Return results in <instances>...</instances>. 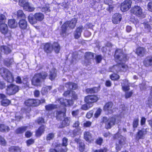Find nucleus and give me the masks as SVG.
I'll return each mask as SVG.
<instances>
[{"mask_svg": "<svg viewBox=\"0 0 152 152\" xmlns=\"http://www.w3.org/2000/svg\"><path fill=\"white\" fill-rule=\"evenodd\" d=\"M52 88L51 86H47L45 87H43L42 88L41 93L42 94H45L50 91Z\"/></svg>", "mask_w": 152, "mask_h": 152, "instance_id": "nucleus-43", "label": "nucleus"}, {"mask_svg": "<svg viewBox=\"0 0 152 152\" xmlns=\"http://www.w3.org/2000/svg\"><path fill=\"white\" fill-rule=\"evenodd\" d=\"M148 128L145 127L141 130H138V132L136 135V139L138 140L144 138L145 135L148 132Z\"/></svg>", "mask_w": 152, "mask_h": 152, "instance_id": "nucleus-10", "label": "nucleus"}, {"mask_svg": "<svg viewBox=\"0 0 152 152\" xmlns=\"http://www.w3.org/2000/svg\"><path fill=\"white\" fill-rule=\"evenodd\" d=\"M28 19L29 23L33 24L37 23V21L34 17H33L31 15H29L28 17Z\"/></svg>", "mask_w": 152, "mask_h": 152, "instance_id": "nucleus-41", "label": "nucleus"}, {"mask_svg": "<svg viewBox=\"0 0 152 152\" xmlns=\"http://www.w3.org/2000/svg\"><path fill=\"white\" fill-rule=\"evenodd\" d=\"M115 58L116 62L118 63L123 62L128 60L127 56L124 54L122 50L121 49H117L115 53Z\"/></svg>", "mask_w": 152, "mask_h": 152, "instance_id": "nucleus-2", "label": "nucleus"}, {"mask_svg": "<svg viewBox=\"0 0 152 152\" xmlns=\"http://www.w3.org/2000/svg\"><path fill=\"white\" fill-rule=\"evenodd\" d=\"M85 57L86 60H89L91 59H93L94 57V55L91 52L86 53L85 55Z\"/></svg>", "mask_w": 152, "mask_h": 152, "instance_id": "nucleus-38", "label": "nucleus"}, {"mask_svg": "<svg viewBox=\"0 0 152 152\" xmlns=\"http://www.w3.org/2000/svg\"><path fill=\"white\" fill-rule=\"evenodd\" d=\"M6 17L5 15L3 14L0 15V25L5 24V23Z\"/></svg>", "mask_w": 152, "mask_h": 152, "instance_id": "nucleus-52", "label": "nucleus"}, {"mask_svg": "<svg viewBox=\"0 0 152 152\" xmlns=\"http://www.w3.org/2000/svg\"><path fill=\"white\" fill-rule=\"evenodd\" d=\"M3 52L5 54H8L11 52V50L7 47L5 46H2L0 47V59L1 58V52Z\"/></svg>", "mask_w": 152, "mask_h": 152, "instance_id": "nucleus-21", "label": "nucleus"}, {"mask_svg": "<svg viewBox=\"0 0 152 152\" xmlns=\"http://www.w3.org/2000/svg\"><path fill=\"white\" fill-rule=\"evenodd\" d=\"M64 119L62 122V125L63 126H68L69 124V119L68 118H64Z\"/></svg>", "mask_w": 152, "mask_h": 152, "instance_id": "nucleus-48", "label": "nucleus"}, {"mask_svg": "<svg viewBox=\"0 0 152 152\" xmlns=\"http://www.w3.org/2000/svg\"><path fill=\"white\" fill-rule=\"evenodd\" d=\"M24 103L28 106H37L40 103L39 100L37 99H29L26 100Z\"/></svg>", "mask_w": 152, "mask_h": 152, "instance_id": "nucleus-8", "label": "nucleus"}, {"mask_svg": "<svg viewBox=\"0 0 152 152\" xmlns=\"http://www.w3.org/2000/svg\"><path fill=\"white\" fill-rule=\"evenodd\" d=\"M93 106V104H88L87 103L86 104H85L83 105L81 108L84 110H88L89 107H92Z\"/></svg>", "mask_w": 152, "mask_h": 152, "instance_id": "nucleus-54", "label": "nucleus"}, {"mask_svg": "<svg viewBox=\"0 0 152 152\" xmlns=\"http://www.w3.org/2000/svg\"><path fill=\"white\" fill-rule=\"evenodd\" d=\"M13 61V59L12 58L10 59H6L4 61V64L7 67L10 66L12 64Z\"/></svg>", "mask_w": 152, "mask_h": 152, "instance_id": "nucleus-37", "label": "nucleus"}, {"mask_svg": "<svg viewBox=\"0 0 152 152\" xmlns=\"http://www.w3.org/2000/svg\"><path fill=\"white\" fill-rule=\"evenodd\" d=\"M113 104L111 102L106 103L104 106L103 109L109 113H111L113 112L114 107Z\"/></svg>", "mask_w": 152, "mask_h": 152, "instance_id": "nucleus-13", "label": "nucleus"}, {"mask_svg": "<svg viewBox=\"0 0 152 152\" xmlns=\"http://www.w3.org/2000/svg\"><path fill=\"white\" fill-rule=\"evenodd\" d=\"M77 21L76 19L74 18L71 20L68 21L64 23L61 27L62 33H64L66 32L68 26L72 29L74 28L75 26Z\"/></svg>", "mask_w": 152, "mask_h": 152, "instance_id": "nucleus-4", "label": "nucleus"}, {"mask_svg": "<svg viewBox=\"0 0 152 152\" xmlns=\"http://www.w3.org/2000/svg\"><path fill=\"white\" fill-rule=\"evenodd\" d=\"M143 64L146 66L152 65V56H148L143 61Z\"/></svg>", "mask_w": 152, "mask_h": 152, "instance_id": "nucleus-24", "label": "nucleus"}, {"mask_svg": "<svg viewBox=\"0 0 152 152\" xmlns=\"http://www.w3.org/2000/svg\"><path fill=\"white\" fill-rule=\"evenodd\" d=\"M97 88H88L86 89V91L88 93H94L97 91Z\"/></svg>", "mask_w": 152, "mask_h": 152, "instance_id": "nucleus-47", "label": "nucleus"}, {"mask_svg": "<svg viewBox=\"0 0 152 152\" xmlns=\"http://www.w3.org/2000/svg\"><path fill=\"white\" fill-rule=\"evenodd\" d=\"M144 26L145 30L147 32H149L150 31L151 27L150 25L146 23H144L142 24Z\"/></svg>", "mask_w": 152, "mask_h": 152, "instance_id": "nucleus-50", "label": "nucleus"}, {"mask_svg": "<svg viewBox=\"0 0 152 152\" xmlns=\"http://www.w3.org/2000/svg\"><path fill=\"white\" fill-rule=\"evenodd\" d=\"M6 143V141L4 138L0 136V144L5 146Z\"/></svg>", "mask_w": 152, "mask_h": 152, "instance_id": "nucleus-62", "label": "nucleus"}, {"mask_svg": "<svg viewBox=\"0 0 152 152\" xmlns=\"http://www.w3.org/2000/svg\"><path fill=\"white\" fill-rule=\"evenodd\" d=\"M133 94L132 91L129 92H126L125 94V97L126 99H128Z\"/></svg>", "mask_w": 152, "mask_h": 152, "instance_id": "nucleus-61", "label": "nucleus"}, {"mask_svg": "<svg viewBox=\"0 0 152 152\" xmlns=\"http://www.w3.org/2000/svg\"><path fill=\"white\" fill-rule=\"evenodd\" d=\"M18 86L15 85L10 84L8 86L6 89V94L9 95L15 94L19 91Z\"/></svg>", "mask_w": 152, "mask_h": 152, "instance_id": "nucleus-5", "label": "nucleus"}, {"mask_svg": "<svg viewBox=\"0 0 152 152\" xmlns=\"http://www.w3.org/2000/svg\"><path fill=\"white\" fill-rule=\"evenodd\" d=\"M37 122L39 124L41 125L43 123H44L45 120L43 118H39L37 121Z\"/></svg>", "mask_w": 152, "mask_h": 152, "instance_id": "nucleus-64", "label": "nucleus"}, {"mask_svg": "<svg viewBox=\"0 0 152 152\" xmlns=\"http://www.w3.org/2000/svg\"><path fill=\"white\" fill-rule=\"evenodd\" d=\"M130 83H129L128 80L125 79L123 83L122 84V87L123 90L125 92L128 91L130 89Z\"/></svg>", "mask_w": 152, "mask_h": 152, "instance_id": "nucleus-26", "label": "nucleus"}, {"mask_svg": "<svg viewBox=\"0 0 152 152\" xmlns=\"http://www.w3.org/2000/svg\"><path fill=\"white\" fill-rule=\"evenodd\" d=\"M139 119L138 118L134 119L132 124L134 128H136L137 127L139 124Z\"/></svg>", "mask_w": 152, "mask_h": 152, "instance_id": "nucleus-51", "label": "nucleus"}, {"mask_svg": "<svg viewBox=\"0 0 152 152\" xmlns=\"http://www.w3.org/2000/svg\"><path fill=\"white\" fill-rule=\"evenodd\" d=\"M68 139L66 137H64L63 139L62 140V145L63 146H64L65 147L64 148H63L64 149L65 148H67L66 147L67 145L68 144L67 143ZM67 150V149H66Z\"/></svg>", "mask_w": 152, "mask_h": 152, "instance_id": "nucleus-56", "label": "nucleus"}, {"mask_svg": "<svg viewBox=\"0 0 152 152\" xmlns=\"http://www.w3.org/2000/svg\"><path fill=\"white\" fill-rule=\"evenodd\" d=\"M22 83H23L24 85L23 86L25 88H26L29 87V83L28 82V78L26 77L23 79Z\"/></svg>", "mask_w": 152, "mask_h": 152, "instance_id": "nucleus-44", "label": "nucleus"}, {"mask_svg": "<svg viewBox=\"0 0 152 152\" xmlns=\"http://www.w3.org/2000/svg\"><path fill=\"white\" fill-rule=\"evenodd\" d=\"M9 150L10 152H20V149L18 147L12 146L9 148Z\"/></svg>", "mask_w": 152, "mask_h": 152, "instance_id": "nucleus-40", "label": "nucleus"}, {"mask_svg": "<svg viewBox=\"0 0 152 152\" xmlns=\"http://www.w3.org/2000/svg\"><path fill=\"white\" fill-rule=\"evenodd\" d=\"M65 86L66 88L69 89H75L77 87L76 84L71 82L66 83Z\"/></svg>", "mask_w": 152, "mask_h": 152, "instance_id": "nucleus-28", "label": "nucleus"}, {"mask_svg": "<svg viewBox=\"0 0 152 152\" xmlns=\"http://www.w3.org/2000/svg\"><path fill=\"white\" fill-rule=\"evenodd\" d=\"M67 151L66 148L64 149L63 148H61L58 151H57L54 149H50L49 152H66Z\"/></svg>", "mask_w": 152, "mask_h": 152, "instance_id": "nucleus-55", "label": "nucleus"}, {"mask_svg": "<svg viewBox=\"0 0 152 152\" xmlns=\"http://www.w3.org/2000/svg\"><path fill=\"white\" fill-rule=\"evenodd\" d=\"M146 53V49L143 47H139L136 50V53L140 57L143 56Z\"/></svg>", "mask_w": 152, "mask_h": 152, "instance_id": "nucleus-19", "label": "nucleus"}, {"mask_svg": "<svg viewBox=\"0 0 152 152\" xmlns=\"http://www.w3.org/2000/svg\"><path fill=\"white\" fill-rule=\"evenodd\" d=\"M69 3L68 1L66 0H65L61 4V5L64 8L68 9L69 8Z\"/></svg>", "mask_w": 152, "mask_h": 152, "instance_id": "nucleus-53", "label": "nucleus"}, {"mask_svg": "<svg viewBox=\"0 0 152 152\" xmlns=\"http://www.w3.org/2000/svg\"><path fill=\"white\" fill-rule=\"evenodd\" d=\"M84 138L88 141H91L92 139V136L91 133L88 132H85L84 134Z\"/></svg>", "mask_w": 152, "mask_h": 152, "instance_id": "nucleus-33", "label": "nucleus"}, {"mask_svg": "<svg viewBox=\"0 0 152 152\" xmlns=\"http://www.w3.org/2000/svg\"><path fill=\"white\" fill-rule=\"evenodd\" d=\"M41 11L42 12L47 13L49 12L50 10L49 7H42L41 9Z\"/></svg>", "mask_w": 152, "mask_h": 152, "instance_id": "nucleus-63", "label": "nucleus"}, {"mask_svg": "<svg viewBox=\"0 0 152 152\" xmlns=\"http://www.w3.org/2000/svg\"><path fill=\"white\" fill-rule=\"evenodd\" d=\"M53 49L56 53H58L60 50V48L59 44L57 42L54 43L52 45Z\"/></svg>", "mask_w": 152, "mask_h": 152, "instance_id": "nucleus-36", "label": "nucleus"}, {"mask_svg": "<svg viewBox=\"0 0 152 152\" xmlns=\"http://www.w3.org/2000/svg\"><path fill=\"white\" fill-rule=\"evenodd\" d=\"M63 95L66 97H71L74 100L77 99V95L75 94L74 91L72 90H67L65 91L63 94Z\"/></svg>", "mask_w": 152, "mask_h": 152, "instance_id": "nucleus-16", "label": "nucleus"}, {"mask_svg": "<svg viewBox=\"0 0 152 152\" xmlns=\"http://www.w3.org/2000/svg\"><path fill=\"white\" fill-rule=\"evenodd\" d=\"M0 99L2 100L1 104L3 106H7L11 103V101L7 99L6 96L3 94H0Z\"/></svg>", "mask_w": 152, "mask_h": 152, "instance_id": "nucleus-14", "label": "nucleus"}, {"mask_svg": "<svg viewBox=\"0 0 152 152\" xmlns=\"http://www.w3.org/2000/svg\"><path fill=\"white\" fill-rule=\"evenodd\" d=\"M55 137V134L53 133H50L47 134L46 136V139L47 141H50L52 140Z\"/></svg>", "mask_w": 152, "mask_h": 152, "instance_id": "nucleus-45", "label": "nucleus"}, {"mask_svg": "<svg viewBox=\"0 0 152 152\" xmlns=\"http://www.w3.org/2000/svg\"><path fill=\"white\" fill-rule=\"evenodd\" d=\"M79 147L80 151L82 152L84 149L85 145L84 143L83 142L81 141L80 142L79 144Z\"/></svg>", "mask_w": 152, "mask_h": 152, "instance_id": "nucleus-58", "label": "nucleus"}, {"mask_svg": "<svg viewBox=\"0 0 152 152\" xmlns=\"http://www.w3.org/2000/svg\"><path fill=\"white\" fill-rule=\"evenodd\" d=\"M121 14L117 13L115 14L113 16V22L114 24H118L121 21Z\"/></svg>", "mask_w": 152, "mask_h": 152, "instance_id": "nucleus-20", "label": "nucleus"}, {"mask_svg": "<svg viewBox=\"0 0 152 152\" xmlns=\"http://www.w3.org/2000/svg\"><path fill=\"white\" fill-rule=\"evenodd\" d=\"M132 3L131 0H126L122 3L121 7L122 11L125 12L128 10L131 7Z\"/></svg>", "mask_w": 152, "mask_h": 152, "instance_id": "nucleus-11", "label": "nucleus"}, {"mask_svg": "<svg viewBox=\"0 0 152 152\" xmlns=\"http://www.w3.org/2000/svg\"><path fill=\"white\" fill-rule=\"evenodd\" d=\"M40 75L39 77L42 81L46 79V77L48 76V74L45 72H42L40 73H38Z\"/></svg>", "mask_w": 152, "mask_h": 152, "instance_id": "nucleus-46", "label": "nucleus"}, {"mask_svg": "<svg viewBox=\"0 0 152 152\" xmlns=\"http://www.w3.org/2000/svg\"><path fill=\"white\" fill-rule=\"evenodd\" d=\"M10 130V127L3 124H0V131L2 132H7Z\"/></svg>", "mask_w": 152, "mask_h": 152, "instance_id": "nucleus-31", "label": "nucleus"}, {"mask_svg": "<svg viewBox=\"0 0 152 152\" xmlns=\"http://www.w3.org/2000/svg\"><path fill=\"white\" fill-rule=\"evenodd\" d=\"M0 74L7 82L12 83L14 81V77L12 73L8 69L2 68L0 69Z\"/></svg>", "mask_w": 152, "mask_h": 152, "instance_id": "nucleus-1", "label": "nucleus"}, {"mask_svg": "<svg viewBox=\"0 0 152 152\" xmlns=\"http://www.w3.org/2000/svg\"><path fill=\"white\" fill-rule=\"evenodd\" d=\"M83 29V27L81 26L77 28L74 33V37L75 39H78L81 36V33Z\"/></svg>", "mask_w": 152, "mask_h": 152, "instance_id": "nucleus-18", "label": "nucleus"}, {"mask_svg": "<svg viewBox=\"0 0 152 152\" xmlns=\"http://www.w3.org/2000/svg\"><path fill=\"white\" fill-rule=\"evenodd\" d=\"M131 12L138 17H142L143 14L142 9L138 6H135L132 8L131 10Z\"/></svg>", "mask_w": 152, "mask_h": 152, "instance_id": "nucleus-9", "label": "nucleus"}, {"mask_svg": "<svg viewBox=\"0 0 152 152\" xmlns=\"http://www.w3.org/2000/svg\"><path fill=\"white\" fill-rule=\"evenodd\" d=\"M34 16L37 21H42L44 18V15L41 12H37L35 13Z\"/></svg>", "mask_w": 152, "mask_h": 152, "instance_id": "nucleus-27", "label": "nucleus"}, {"mask_svg": "<svg viewBox=\"0 0 152 152\" xmlns=\"http://www.w3.org/2000/svg\"><path fill=\"white\" fill-rule=\"evenodd\" d=\"M65 113L61 111H57L56 113V119L58 121H61L64 118Z\"/></svg>", "mask_w": 152, "mask_h": 152, "instance_id": "nucleus-22", "label": "nucleus"}, {"mask_svg": "<svg viewBox=\"0 0 152 152\" xmlns=\"http://www.w3.org/2000/svg\"><path fill=\"white\" fill-rule=\"evenodd\" d=\"M34 142V140L32 139H29L26 141V143L27 146H29L33 144Z\"/></svg>", "mask_w": 152, "mask_h": 152, "instance_id": "nucleus-59", "label": "nucleus"}, {"mask_svg": "<svg viewBox=\"0 0 152 152\" xmlns=\"http://www.w3.org/2000/svg\"><path fill=\"white\" fill-rule=\"evenodd\" d=\"M110 78L112 80H116L119 79V76L118 75L114 74L110 75Z\"/></svg>", "mask_w": 152, "mask_h": 152, "instance_id": "nucleus-57", "label": "nucleus"}, {"mask_svg": "<svg viewBox=\"0 0 152 152\" xmlns=\"http://www.w3.org/2000/svg\"><path fill=\"white\" fill-rule=\"evenodd\" d=\"M115 138H117L119 141V144H117L116 147L117 150H120L122 147V145L125 143L126 138L124 136L118 134H115L114 136Z\"/></svg>", "mask_w": 152, "mask_h": 152, "instance_id": "nucleus-6", "label": "nucleus"}, {"mask_svg": "<svg viewBox=\"0 0 152 152\" xmlns=\"http://www.w3.org/2000/svg\"><path fill=\"white\" fill-rule=\"evenodd\" d=\"M23 9L26 11L30 12L33 11L35 8L32 6L30 5L28 3L26 4L25 6L23 7Z\"/></svg>", "mask_w": 152, "mask_h": 152, "instance_id": "nucleus-34", "label": "nucleus"}, {"mask_svg": "<svg viewBox=\"0 0 152 152\" xmlns=\"http://www.w3.org/2000/svg\"><path fill=\"white\" fill-rule=\"evenodd\" d=\"M44 50L47 53H50L53 51V46L50 43H47L45 45Z\"/></svg>", "mask_w": 152, "mask_h": 152, "instance_id": "nucleus-23", "label": "nucleus"}, {"mask_svg": "<svg viewBox=\"0 0 152 152\" xmlns=\"http://www.w3.org/2000/svg\"><path fill=\"white\" fill-rule=\"evenodd\" d=\"M102 121L105 124V128L107 129H110L115 124L116 119L113 117L107 118L104 117L102 118Z\"/></svg>", "mask_w": 152, "mask_h": 152, "instance_id": "nucleus-3", "label": "nucleus"}, {"mask_svg": "<svg viewBox=\"0 0 152 152\" xmlns=\"http://www.w3.org/2000/svg\"><path fill=\"white\" fill-rule=\"evenodd\" d=\"M57 106L56 105H55L53 104H49L45 106V109L48 111L52 110L56 108Z\"/></svg>", "mask_w": 152, "mask_h": 152, "instance_id": "nucleus-39", "label": "nucleus"}, {"mask_svg": "<svg viewBox=\"0 0 152 152\" xmlns=\"http://www.w3.org/2000/svg\"><path fill=\"white\" fill-rule=\"evenodd\" d=\"M57 101L60 104L65 106L70 105L72 104V100L64 99L63 98L59 99Z\"/></svg>", "mask_w": 152, "mask_h": 152, "instance_id": "nucleus-17", "label": "nucleus"}, {"mask_svg": "<svg viewBox=\"0 0 152 152\" xmlns=\"http://www.w3.org/2000/svg\"><path fill=\"white\" fill-rule=\"evenodd\" d=\"M45 127L44 126L40 127L36 132V135L37 137H40L44 133Z\"/></svg>", "mask_w": 152, "mask_h": 152, "instance_id": "nucleus-30", "label": "nucleus"}, {"mask_svg": "<svg viewBox=\"0 0 152 152\" xmlns=\"http://www.w3.org/2000/svg\"><path fill=\"white\" fill-rule=\"evenodd\" d=\"M17 16L18 18H25V14L23 13L22 10H20L18 11L17 13Z\"/></svg>", "mask_w": 152, "mask_h": 152, "instance_id": "nucleus-49", "label": "nucleus"}, {"mask_svg": "<svg viewBox=\"0 0 152 152\" xmlns=\"http://www.w3.org/2000/svg\"><path fill=\"white\" fill-rule=\"evenodd\" d=\"M27 127V126H22L19 127L15 131V133L17 134L23 133L26 130Z\"/></svg>", "mask_w": 152, "mask_h": 152, "instance_id": "nucleus-35", "label": "nucleus"}, {"mask_svg": "<svg viewBox=\"0 0 152 152\" xmlns=\"http://www.w3.org/2000/svg\"><path fill=\"white\" fill-rule=\"evenodd\" d=\"M40 75L38 74H36L33 77L31 82L32 84L35 86H38L40 85V83L42 82Z\"/></svg>", "mask_w": 152, "mask_h": 152, "instance_id": "nucleus-15", "label": "nucleus"}, {"mask_svg": "<svg viewBox=\"0 0 152 152\" xmlns=\"http://www.w3.org/2000/svg\"><path fill=\"white\" fill-rule=\"evenodd\" d=\"M8 25L11 28H14L16 27L18 25L17 23L14 19H10L9 20Z\"/></svg>", "mask_w": 152, "mask_h": 152, "instance_id": "nucleus-29", "label": "nucleus"}, {"mask_svg": "<svg viewBox=\"0 0 152 152\" xmlns=\"http://www.w3.org/2000/svg\"><path fill=\"white\" fill-rule=\"evenodd\" d=\"M0 32L4 35L5 37H9L11 36V32L8 30L6 24L0 25Z\"/></svg>", "mask_w": 152, "mask_h": 152, "instance_id": "nucleus-7", "label": "nucleus"}, {"mask_svg": "<svg viewBox=\"0 0 152 152\" xmlns=\"http://www.w3.org/2000/svg\"><path fill=\"white\" fill-rule=\"evenodd\" d=\"M104 3L105 4L108 5L109 6V11H111L113 9V7L112 6V4L113 3L112 0H104Z\"/></svg>", "mask_w": 152, "mask_h": 152, "instance_id": "nucleus-42", "label": "nucleus"}, {"mask_svg": "<svg viewBox=\"0 0 152 152\" xmlns=\"http://www.w3.org/2000/svg\"><path fill=\"white\" fill-rule=\"evenodd\" d=\"M98 100V98L96 95H89L85 98V101L86 103L92 104V103L96 102Z\"/></svg>", "mask_w": 152, "mask_h": 152, "instance_id": "nucleus-12", "label": "nucleus"}, {"mask_svg": "<svg viewBox=\"0 0 152 152\" xmlns=\"http://www.w3.org/2000/svg\"><path fill=\"white\" fill-rule=\"evenodd\" d=\"M18 25L20 28L22 29H25L27 27V23L24 19L20 20L18 23Z\"/></svg>", "mask_w": 152, "mask_h": 152, "instance_id": "nucleus-25", "label": "nucleus"}, {"mask_svg": "<svg viewBox=\"0 0 152 152\" xmlns=\"http://www.w3.org/2000/svg\"><path fill=\"white\" fill-rule=\"evenodd\" d=\"M56 70L54 69H52L50 71L49 74V79L51 80H53L56 77Z\"/></svg>", "mask_w": 152, "mask_h": 152, "instance_id": "nucleus-32", "label": "nucleus"}, {"mask_svg": "<svg viewBox=\"0 0 152 152\" xmlns=\"http://www.w3.org/2000/svg\"><path fill=\"white\" fill-rule=\"evenodd\" d=\"M28 2L27 1V0H19V4L22 7H23L25 6L26 4Z\"/></svg>", "mask_w": 152, "mask_h": 152, "instance_id": "nucleus-60", "label": "nucleus"}]
</instances>
